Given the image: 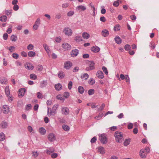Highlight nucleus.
<instances>
[{
	"label": "nucleus",
	"mask_w": 159,
	"mask_h": 159,
	"mask_svg": "<svg viewBox=\"0 0 159 159\" xmlns=\"http://www.w3.org/2000/svg\"><path fill=\"white\" fill-rule=\"evenodd\" d=\"M115 136L116 141H117L119 143H121L122 142V139L123 137L122 134L120 132H115Z\"/></svg>",
	"instance_id": "1"
},
{
	"label": "nucleus",
	"mask_w": 159,
	"mask_h": 159,
	"mask_svg": "<svg viewBox=\"0 0 159 159\" xmlns=\"http://www.w3.org/2000/svg\"><path fill=\"white\" fill-rule=\"evenodd\" d=\"M99 139L102 143L103 144H106L107 142V138L105 134H103L99 136Z\"/></svg>",
	"instance_id": "2"
},
{
	"label": "nucleus",
	"mask_w": 159,
	"mask_h": 159,
	"mask_svg": "<svg viewBox=\"0 0 159 159\" xmlns=\"http://www.w3.org/2000/svg\"><path fill=\"white\" fill-rule=\"evenodd\" d=\"M64 33L67 36H71L72 34V31L71 29L69 27H66L64 29Z\"/></svg>",
	"instance_id": "3"
},
{
	"label": "nucleus",
	"mask_w": 159,
	"mask_h": 159,
	"mask_svg": "<svg viewBox=\"0 0 159 159\" xmlns=\"http://www.w3.org/2000/svg\"><path fill=\"white\" fill-rule=\"evenodd\" d=\"M89 66L86 68V70L87 71H89L92 70L94 68V63L93 61H91L89 62Z\"/></svg>",
	"instance_id": "4"
},
{
	"label": "nucleus",
	"mask_w": 159,
	"mask_h": 159,
	"mask_svg": "<svg viewBox=\"0 0 159 159\" xmlns=\"http://www.w3.org/2000/svg\"><path fill=\"white\" fill-rule=\"evenodd\" d=\"M61 111L62 114L63 115H67L69 114V109L67 107H62L61 108Z\"/></svg>",
	"instance_id": "5"
},
{
	"label": "nucleus",
	"mask_w": 159,
	"mask_h": 159,
	"mask_svg": "<svg viewBox=\"0 0 159 159\" xmlns=\"http://www.w3.org/2000/svg\"><path fill=\"white\" fill-rule=\"evenodd\" d=\"M62 46L65 50H70L71 48V46L69 44L65 43L62 44Z\"/></svg>",
	"instance_id": "6"
},
{
	"label": "nucleus",
	"mask_w": 159,
	"mask_h": 159,
	"mask_svg": "<svg viewBox=\"0 0 159 159\" xmlns=\"http://www.w3.org/2000/svg\"><path fill=\"white\" fill-rule=\"evenodd\" d=\"M79 53V51L77 49L72 50L71 52L70 55L72 57H75L77 56Z\"/></svg>",
	"instance_id": "7"
},
{
	"label": "nucleus",
	"mask_w": 159,
	"mask_h": 159,
	"mask_svg": "<svg viewBox=\"0 0 159 159\" xmlns=\"http://www.w3.org/2000/svg\"><path fill=\"white\" fill-rule=\"evenodd\" d=\"M72 65V63L70 61H68L65 63L64 67L66 69H69Z\"/></svg>",
	"instance_id": "8"
},
{
	"label": "nucleus",
	"mask_w": 159,
	"mask_h": 159,
	"mask_svg": "<svg viewBox=\"0 0 159 159\" xmlns=\"http://www.w3.org/2000/svg\"><path fill=\"white\" fill-rule=\"evenodd\" d=\"M26 91L25 89L24 88L20 89L19 90V96L20 97H23L25 95V94Z\"/></svg>",
	"instance_id": "9"
},
{
	"label": "nucleus",
	"mask_w": 159,
	"mask_h": 159,
	"mask_svg": "<svg viewBox=\"0 0 159 159\" xmlns=\"http://www.w3.org/2000/svg\"><path fill=\"white\" fill-rule=\"evenodd\" d=\"M144 149L140 150L139 152V155L142 158H145L146 157L147 154L145 152Z\"/></svg>",
	"instance_id": "10"
},
{
	"label": "nucleus",
	"mask_w": 159,
	"mask_h": 159,
	"mask_svg": "<svg viewBox=\"0 0 159 159\" xmlns=\"http://www.w3.org/2000/svg\"><path fill=\"white\" fill-rule=\"evenodd\" d=\"M85 7L83 5H79L76 7V10L77 11H83L86 9Z\"/></svg>",
	"instance_id": "11"
},
{
	"label": "nucleus",
	"mask_w": 159,
	"mask_h": 159,
	"mask_svg": "<svg viewBox=\"0 0 159 159\" xmlns=\"http://www.w3.org/2000/svg\"><path fill=\"white\" fill-rule=\"evenodd\" d=\"M3 112L5 114H7L9 112V108L8 106L4 105L3 106Z\"/></svg>",
	"instance_id": "12"
},
{
	"label": "nucleus",
	"mask_w": 159,
	"mask_h": 159,
	"mask_svg": "<svg viewBox=\"0 0 159 159\" xmlns=\"http://www.w3.org/2000/svg\"><path fill=\"white\" fill-rule=\"evenodd\" d=\"M97 76L99 79H102L104 77V75L102 71H98L97 73Z\"/></svg>",
	"instance_id": "13"
},
{
	"label": "nucleus",
	"mask_w": 159,
	"mask_h": 159,
	"mask_svg": "<svg viewBox=\"0 0 159 159\" xmlns=\"http://www.w3.org/2000/svg\"><path fill=\"white\" fill-rule=\"evenodd\" d=\"M25 67L28 70H32L34 69V66L31 63H26L25 65Z\"/></svg>",
	"instance_id": "14"
},
{
	"label": "nucleus",
	"mask_w": 159,
	"mask_h": 159,
	"mask_svg": "<svg viewBox=\"0 0 159 159\" xmlns=\"http://www.w3.org/2000/svg\"><path fill=\"white\" fill-rule=\"evenodd\" d=\"M48 139L50 141H53L55 140L56 138L54 135L52 133L49 134L48 136Z\"/></svg>",
	"instance_id": "15"
},
{
	"label": "nucleus",
	"mask_w": 159,
	"mask_h": 159,
	"mask_svg": "<svg viewBox=\"0 0 159 159\" xmlns=\"http://www.w3.org/2000/svg\"><path fill=\"white\" fill-rule=\"evenodd\" d=\"M59 105L58 104L55 105H54L52 108V113L55 114L57 113V109Z\"/></svg>",
	"instance_id": "16"
},
{
	"label": "nucleus",
	"mask_w": 159,
	"mask_h": 159,
	"mask_svg": "<svg viewBox=\"0 0 159 159\" xmlns=\"http://www.w3.org/2000/svg\"><path fill=\"white\" fill-rule=\"evenodd\" d=\"M109 34V31L106 29L102 31V35L104 37H107Z\"/></svg>",
	"instance_id": "17"
},
{
	"label": "nucleus",
	"mask_w": 159,
	"mask_h": 159,
	"mask_svg": "<svg viewBox=\"0 0 159 159\" xmlns=\"http://www.w3.org/2000/svg\"><path fill=\"white\" fill-rule=\"evenodd\" d=\"M40 133L42 135H44L46 133V129L43 127L40 128L39 129Z\"/></svg>",
	"instance_id": "18"
},
{
	"label": "nucleus",
	"mask_w": 159,
	"mask_h": 159,
	"mask_svg": "<svg viewBox=\"0 0 159 159\" xmlns=\"http://www.w3.org/2000/svg\"><path fill=\"white\" fill-rule=\"evenodd\" d=\"M91 50L94 52H98L100 51V48L98 46H93L91 48Z\"/></svg>",
	"instance_id": "19"
},
{
	"label": "nucleus",
	"mask_w": 159,
	"mask_h": 159,
	"mask_svg": "<svg viewBox=\"0 0 159 159\" xmlns=\"http://www.w3.org/2000/svg\"><path fill=\"white\" fill-rule=\"evenodd\" d=\"M115 42L117 44H120L121 42V39L119 36L116 37L115 38Z\"/></svg>",
	"instance_id": "20"
},
{
	"label": "nucleus",
	"mask_w": 159,
	"mask_h": 159,
	"mask_svg": "<svg viewBox=\"0 0 159 159\" xmlns=\"http://www.w3.org/2000/svg\"><path fill=\"white\" fill-rule=\"evenodd\" d=\"M47 84V80H43L40 84V87L43 88L46 86Z\"/></svg>",
	"instance_id": "21"
},
{
	"label": "nucleus",
	"mask_w": 159,
	"mask_h": 159,
	"mask_svg": "<svg viewBox=\"0 0 159 159\" xmlns=\"http://www.w3.org/2000/svg\"><path fill=\"white\" fill-rule=\"evenodd\" d=\"M55 88L57 90L59 91L62 89V85L61 84L58 83L55 85Z\"/></svg>",
	"instance_id": "22"
},
{
	"label": "nucleus",
	"mask_w": 159,
	"mask_h": 159,
	"mask_svg": "<svg viewBox=\"0 0 159 159\" xmlns=\"http://www.w3.org/2000/svg\"><path fill=\"white\" fill-rule=\"evenodd\" d=\"M0 83L2 84H6L7 83V80L5 78H0Z\"/></svg>",
	"instance_id": "23"
},
{
	"label": "nucleus",
	"mask_w": 159,
	"mask_h": 159,
	"mask_svg": "<svg viewBox=\"0 0 159 159\" xmlns=\"http://www.w3.org/2000/svg\"><path fill=\"white\" fill-rule=\"evenodd\" d=\"M98 151L101 154H103L105 153L104 148L103 147H99L98 148Z\"/></svg>",
	"instance_id": "24"
},
{
	"label": "nucleus",
	"mask_w": 159,
	"mask_h": 159,
	"mask_svg": "<svg viewBox=\"0 0 159 159\" xmlns=\"http://www.w3.org/2000/svg\"><path fill=\"white\" fill-rule=\"evenodd\" d=\"M5 92L7 96H8L10 94V89H9V86H7L5 89Z\"/></svg>",
	"instance_id": "25"
},
{
	"label": "nucleus",
	"mask_w": 159,
	"mask_h": 159,
	"mask_svg": "<svg viewBox=\"0 0 159 159\" xmlns=\"http://www.w3.org/2000/svg\"><path fill=\"white\" fill-rule=\"evenodd\" d=\"M89 75L87 73H84L81 75V77L82 79H84L85 80H86L89 78Z\"/></svg>",
	"instance_id": "26"
},
{
	"label": "nucleus",
	"mask_w": 159,
	"mask_h": 159,
	"mask_svg": "<svg viewBox=\"0 0 159 159\" xmlns=\"http://www.w3.org/2000/svg\"><path fill=\"white\" fill-rule=\"evenodd\" d=\"M78 89L79 92L81 94L84 93V88L81 86H79L78 88Z\"/></svg>",
	"instance_id": "27"
},
{
	"label": "nucleus",
	"mask_w": 159,
	"mask_h": 159,
	"mask_svg": "<svg viewBox=\"0 0 159 159\" xmlns=\"http://www.w3.org/2000/svg\"><path fill=\"white\" fill-rule=\"evenodd\" d=\"M90 36L89 34L86 32H84L82 34V37L85 39H88Z\"/></svg>",
	"instance_id": "28"
},
{
	"label": "nucleus",
	"mask_w": 159,
	"mask_h": 159,
	"mask_svg": "<svg viewBox=\"0 0 159 159\" xmlns=\"http://www.w3.org/2000/svg\"><path fill=\"white\" fill-rule=\"evenodd\" d=\"M62 128L65 131H68L70 130L69 127L67 125H63L62 126Z\"/></svg>",
	"instance_id": "29"
},
{
	"label": "nucleus",
	"mask_w": 159,
	"mask_h": 159,
	"mask_svg": "<svg viewBox=\"0 0 159 159\" xmlns=\"http://www.w3.org/2000/svg\"><path fill=\"white\" fill-rule=\"evenodd\" d=\"M28 55L30 57H34L36 54L33 51H29L28 52Z\"/></svg>",
	"instance_id": "30"
},
{
	"label": "nucleus",
	"mask_w": 159,
	"mask_h": 159,
	"mask_svg": "<svg viewBox=\"0 0 159 159\" xmlns=\"http://www.w3.org/2000/svg\"><path fill=\"white\" fill-rule=\"evenodd\" d=\"M7 20L6 16L4 15L0 17V20L3 22H6Z\"/></svg>",
	"instance_id": "31"
},
{
	"label": "nucleus",
	"mask_w": 159,
	"mask_h": 159,
	"mask_svg": "<svg viewBox=\"0 0 159 159\" xmlns=\"http://www.w3.org/2000/svg\"><path fill=\"white\" fill-rule=\"evenodd\" d=\"M1 125L3 128H7V123L5 121H3L1 123Z\"/></svg>",
	"instance_id": "32"
},
{
	"label": "nucleus",
	"mask_w": 159,
	"mask_h": 159,
	"mask_svg": "<svg viewBox=\"0 0 159 159\" xmlns=\"http://www.w3.org/2000/svg\"><path fill=\"white\" fill-rule=\"evenodd\" d=\"M75 40L76 42H79L82 41V39L81 36H77L75 37Z\"/></svg>",
	"instance_id": "33"
},
{
	"label": "nucleus",
	"mask_w": 159,
	"mask_h": 159,
	"mask_svg": "<svg viewBox=\"0 0 159 159\" xmlns=\"http://www.w3.org/2000/svg\"><path fill=\"white\" fill-rule=\"evenodd\" d=\"M17 39V37L14 35H12L11 37V39L12 41L16 42Z\"/></svg>",
	"instance_id": "34"
},
{
	"label": "nucleus",
	"mask_w": 159,
	"mask_h": 159,
	"mask_svg": "<svg viewBox=\"0 0 159 159\" xmlns=\"http://www.w3.org/2000/svg\"><path fill=\"white\" fill-rule=\"evenodd\" d=\"M130 139H126L124 142V144L125 146H127L130 143Z\"/></svg>",
	"instance_id": "35"
},
{
	"label": "nucleus",
	"mask_w": 159,
	"mask_h": 159,
	"mask_svg": "<svg viewBox=\"0 0 159 159\" xmlns=\"http://www.w3.org/2000/svg\"><path fill=\"white\" fill-rule=\"evenodd\" d=\"M5 139V136L3 133H1L0 134V140L1 141H3Z\"/></svg>",
	"instance_id": "36"
},
{
	"label": "nucleus",
	"mask_w": 159,
	"mask_h": 159,
	"mask_svg": "<svg viewBox=\"0 0 159 159\" xmlns=\"http://www.w3.org/2000/svg\"><path fill=\"white\" fill-rule=\"evenodd\" d=\"M95 82V80L93 78H91L89 80L88 83L89 84L92 85L94 84Z\"/></svg>",
	"instance_id": "37"
},
{
	"label": "nucleus",
	"mask_w": 159,
	"mask_h": 159,
	"mask_svg": "<svg viewBox=\"0 0 159 159\" xmlns=\"http://www.w3.org/2000/svg\"><path fill=\"white\" fill-rule=\"evenodd\" d=\"M30 79L35 80L37 78V76L34 74H31L30 75Z\"/></svg>",
	"instance_id": "38"
},
{
	"label": "nucleus",
	"mask_w": 159,
	"mask_h": 159,
	"mask_svg": "<svg viewBox=\"0 0 159 159\" xmlns=\"http://www.w3.org/2000/svg\"><path fill=\"white\" fill-rule=\"evenodd\" d=\"M58 76L59 78L62 79L64 77V74L62 71H60L58 73Z\"/></svg>",
	"instance_id": "39"
},
{
	"label": "nucleus",
	"mask_w": 159,
	"mask_h": 159,
	"mask_svg": "<svg viewBox=\"0 0 159 159\" xmlns=\"http://www.w3.org/2000/svg\"><path fill=\"white\" fill-rule=\"evenodd\" d=\"M43 47L44 49H45V50L48 53L49 52V50L48 49V47L47 45V44H43Z\"/></svg>",
	"instance_id": "40"
},
{
	"label": "nucleus",
	"mask_w": 159,
	"mask_h": 159,
	"mask_svg": "<svg viewBox=\"0 0 159 159\" xmlns=\"http://www.w3.org/2000/svg\"><path fill=\"white\" fill-rule=\"evenodd\" d=\"M54 152V150L53 149H51L50 148L49 149V150L47 149L46 150V152L49 155H50L51 154V153Z\"/></svg>",
	"instance_id": "41"
},
{
	"label": "nucleus",
	"mask_w": 159,
	"mask_h": 159,
	"mask_svg": "<svg viewBox=\"0 0 159 159\" xmlns=\"http://www.w3.org/2000/svg\"><path fill=\"white\" fill-rule=\"evenodd\" d=\"M120 2V0H117L114 2L113 5L115 7H117L119 6Z\"/></svg>",
	"instance_id": "42"
},
{
	"label": "nucleus",
	"mask_w": 159,
	"mask_h": 159,
	"mask_svg": "<svg viewBox=\"0 0 159 159\" xmlns=\"http://www.w3.org/2000/svg\"><path fill=\"white\" fill-rule=\"evenodd\" d=\"M88 93L90 95H92L94 93V90L93 89H90L88 90Z\"/></svg>",
	"instance_id": "43"
},
{
	"label": "nucleus",
	"mask_w": 159,
	"mask_h": 159,
	"mask_svg": "<svg viewBox=\"0 0 159 159\" xmlns=\"http://www.w3.org/2000/svg\"><path fill=\"white\" fill-rule=\"evenodd\" d=\"M103 113H100L98 116H97L95 117V119L97 120H100L103 116Z\"/></svg>",
	"instance_id": "44"
},
{
	"label": "nucleus",
	"mask_w": 159,
	"mask_h": 159,
	"mask_svg": "<svg viewBox=\"0 0 159 159\" xmlns=\"http://www.w3.org/2000/svg\"><path fill=\"white\" fill-rule=\"evenodd\" d=\"M125 49L126 51L129 50L130 49L131 47L129 44H126L125 46Z\"/></svg>",
	"instance_id": "45"
},
{
	"label": "nucleus",
	"mask_w": 159,
	"mask_h": 159,
	"mask_svg": "<svg viewBox=\"0 0 159 159\" xmlns=\"http://www.w3.org/2000/svg\"><path fill=\"white\" fill-rule=\"evenodd\" d=\"M102 69L103 70V72L105 73V74L107 75L108 74V71L107 70V68L105 66H103L102 68Z\"/></svg>",
	"instance_id": "46"
},
{
	"label": "nucleus",
	"mask_w": 159,
	"mask_h": 159,
	"mask_svg": "<svg viewBox=\"0 0 159 159\" xmlns=\"http://www.w3.org/2000/svg\"><path fill=\"white\" fill-rule=\"evenodd\" d=\"M52 113V110H51V109L48 107V115L49 116H50L51 115Z\"/></svg>",
	"instance_id": "47"
},
{
	"label": "nucleus",
	"mask_w": 159,
	"mask_h": 159,
	"mask_svg": "<svg viewBox=\"0 0 159 159\" xmlns=\"http://www.w3.org/2000/svg\"><path fill=\"white\" fill-rule=\"evenodd\" d=\"M74 14V11H69L67 13V15L68 16H71L73 15Z\"/></svg>",
	"instance_id": "48"
},
{
	"label": "nucleus",
	"mask_w": 159,
	"mask_h": 159,
	"mask_svg": "<svg viewBox=\"0 0 159 159\" xmlns=\"http://www.w3.org/2000/svg\"><path fill=\"white\" fill-rule=\"evenodd\" d=\"M27 48L28 50H32L34 48V46L32 44H30L28 45Z\"/></svg>",
	"instance_id": "49"
},
{
	"label": "nucleus",
	"mask_w": 159,
	"mask_h": 159,
	"mask_svg": "<svg viewBox=\"0 0 159 159\" xmlns=\"http://www.w3.org/2000/svg\"><path fill=\"white\" fill-rule=\"evenodd\" d=\"M37 96L39 98H43V95L40 92H38L37 93Z\"/></svg>",
	"instance_id": "50"
},
{
	"label": "nucleus",
	"mask_w": 159,
	"mask_h": 159,
	"mask_svg": "<svg viewBox=\"0 0 159 159\" xmlns=\"http://www.w3.org/2000/svg\"><path fill=\"white\" fill-rule=\"evenodd\" d=\"M12 57L16 59H17L19 57L18 54L16 53H14L12 54Z\"/></svg>",
	"instance_id": "51"
},
{
	"label": "nucleus",
	"mask_w": 159,
	"mask_h": 159,
	"mask_svg": "<svg viewBox=\"0 0 159 159\" xmlns=\"http://www.w3.org/2000/svg\"><path fill=\"white\" fill-rule=\"evenodd\" d=\"M89 7H91L92 8V10L93 11H95V8L94 7V5H93L92 4V3H90L89 4Z\"/></svg>",
	"instance_id": "52"
},
{
	"label": "nucleus",
	"mask_w": 159,
	"mask_h": 159,
	"mask_svg": "<svg viewBox=\"0 0 159 159\" xmlns=\"http://www.w3.org/2000/svg\"><path fill=\"white\" fill-rule=\"evenodd\" d=\"M64 96L65 98H67L69 96V93L65 92L64 93Z\"/></svg>",
	"instance_id": "53"
},
{
	"label": "nucleus",
	"mask_w": 159,
	"mask_h": 159,
	"mask_svg": "<svg viewBox=\"0 0 159 159\" xmlns=\"http://www.w3.org/2000/svg\"><path fill=\"white\" fill-rule=\"evenodd\" d=\"M114 30L115 31L119 30H120V27L118 25H116L114 28Z\"/></svg>",
	"instance_id": "54"
},
{
	"label": "nucleus",
	"mask_w": 159,
	"mask_h": 159,
	"mask_svg": "<svg viewBox=\"0 0 159 159\" xmlns=\"http://www.w3.org/2000/svg\"><path fill=\"white\" fill-rule=\"evenodd\" d=\"M72 81H70L69 82L68 84V88L70 90L72 88Z\"/></svg>",
	"instance_id": "55"
},
{
	"label": "nucleus",
	"mask_w": 159,
	"mask_h": 159,
	"mask_svg": "<svg viewBox=\"0 0 159 159\" xmlns=\"http://www.w3.org/2000/svg\"><path fill=\"white\" fill-rule=\"evenodd\" d=\"M31 105L30 104H28L25 107V110H29L31 109Z\"/></svg>",
	"instance_id": "56"
},
{
	"label": "nucleus",
	"mask_w": 159,
	"mask_h": 159,
	"mask_svg": "<svg viewBox=\"0 0 159 159\" xmlns=\"http://www.w3.org/2000/svg\"><path fill=\"white\" fill-rule=\"evenodd\" d=\"M105 106V105L103 103L102 104L101 106L100 107L98 108V111H101L104 108V107Z\"/></svg>",
	"instance_id": "57"
},
{
	"label": "nucleus",
	"mask_w": 159,
	"mask_h": 159,
	"mask_svg": "<svg viewBox=\"0 0 159 159\" xmlns=\"http://www.w3.org/2000/svg\"><path fill=\"white\" fill-rule=\"evenodd\" d=\"M8 35L6 33L4 34L3 35V38L4 40H6L8 38Z\"/></svg>",
	"instance_id": "58"
},
{
	"label": "nucleus",
	"mask_w": 159,
	"mask_h": 159,
	"mask_svg": "<svg viewBox=\"0 0 159 159\" xmlns=\"http://www.w3.org/2000/svg\"><path fill=\"white\" fill-rule=\"evenodd\" d=\"M97 140L96 137H94L93 138L90 140V142L92 143H94L96 142Z\"/></svg>",
	"instance_id": "59"
},
{
	"label": "nucleus",
	"mask_w": 159,
	"mask_h": 159,
	"mask_svg": "<svg viewBox=\"0 0 159 159\" xmlns=\"http://www.w3.org/2000/svg\"><path fill=\"white\" fill-rule=\"evenodd\" d=\"M21 54L22 56L24 57H26L27 56V53L24 51L22 52L21 53Z\"/></svg>",
	"instance_id": "60"
},
{
	"label": "nucleus",
	"mask_w": 159,
	"mask_h": 159,
	"mask_svg": "<svg viewBox=\"0 0 159 159\" xmlns=\"http://www.w3.org/2000/svg\"><path fill=\"white\" fill-rule=\"evenodd\" d=\"M27 129L28 130L30 133L32 132L33 130L32 127L30 125L28 126Z\"/></svg>",
	"instance_id": "61"
},
{
	"label": "nucleus",
	"mask_w": 159,
	"mask_h": 159,
	"mask_svg": "<svg viewBox=\"0 0 159 159\" xmlns=\"http://www.w3.org/2000/svg\"><path fill=\"white\" fill-rule=\"evenodd\" d=\"M57 153H53L51 155V157L53 158H56L57 157Z\"/></svg>",
	"instance_id": "62"
},
{
	"label": "nucleus",
	"mask_w": 159,
	"mask_h": 159,
	"mask_svg": "<svg viewBox=\"0 0 159 159\" xmlns=\"http://www.w3.org/2000/svg\"><path fill=\"white\" fill-rule=\"evenodd\" d=\"M100 20L103 22H104L106 21V18H105V17L104 16H102L100 18Z\"/></svg>",
	"instance_id": "63"
},
{
	"label": "nucleus",
	"mask_w": 159,
	"mask_h": 159,
	"mask_svg": "<svg viewBox=\"0 0 159 159\" xmlns=\"http://www.w3.org/2000/svg\"><path fill=\"white\" fill-rule=\"evenodd\" d=\"M69 5V4L68 3H63L62 5V7L63 8H65L66 7H67Z\"/></svg>",
	"instance_id": "64"
}]
</instances>
